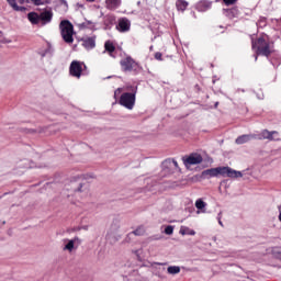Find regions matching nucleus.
I'll return each mask as SVG.
<instances>
[{
	"label": "nucleus",
	"instance_id": "f257e3e1",
	"mask_svg": "<svg viewBox=\"0 0 281 281\" xmlns=\"http://www.w3.org/2000/svg\"><path fill=\"white\" fill-rule=\"evenodd\" d=\"M213 177H228L229 179H238L243 177V172L236 171L231 167H216L206 169L200 175V179H212Z\"/></svg>",
	"mask_w": 281,
	"mask_h": 281
},
{
	"label": "nucleus",
	"instance_id": "f03ea898",
	"mask_svg": "<svg viewBox=\"0 0 281 281\" xmlns=\"http://www.w3.org/2000/svg\"><path fill=\"white\" fill-rule=\"evenodd\" d=\"M59 32L64 43L71 45L74 43V36H76V31H74V24L69 20H64L59 23Z\"/></svg>",
	"mask_w": 281,
	"mask_h": 281
},
{
	"label": "nucleus",
	"instance_id": "7ed1b4c3",
	"mask_svg": "<svg viewBox=\"0 0 281 281\" xmlns=\"http://www.w3.org/2000/svg\"><path fill=\"white\" fill-rule=\"evenodd\" d=\"M252 49H256L257 55L269 56L272 52L271 43L265 41V38L260 37L257 42H252Z\"/></svg>",
	"mask_w": 281,
	"mask_h": 281
},
{
	"label": "nucleus",
	"instance_id": "20e7f679",
	"mask_svg": "<svg viewBox=\"0 0 281 281\" xmlns=\"http://www.w3.org/2000/svg\"><path fill=\"white\" fill-rule=\"evenodd\" d=\"M119 104L128 109V111H133L135 106V92H124L120 98Z\"/></svg>",
	"mask_w": 281,
	"mask_h": 281
},
{
	"label": "nucleus",
	"instance_id": "39448f33",
	"mask_svg": "<svg viewBox=\"0 0 281 281\" xmlns=\"http://www.w3.org/2000/svg\"><path fill=\"white\" fill-rule=\"evenodd\" d=\"M256 139H268L269 142H280L281 134L278 131L262 130L257 134Z\"/></svg>",
	"mask_w": 281,
	"mask_h": 281
},
{
	"label": "nucleus",
	"instance_id": "423d86ee",
	"mask_svg": "<svg viewBox=\"0 0 281 281\" xmlns=\"http://www.w3.org/2000/svg\"><path fill=\"white\" fill-rule=\"evenodd\" d=\"M82 240L80 237H74L72 239H65L63 251H68V254H74L78 247H80Z\"/></svg>",
	"mask_w": 281,
	"mask_h": 281
},
{
	"label": "nucleus",
	"instance_id": "0eeeda50",
	"mask_svg": "<svg viewBox=\"0 0 281 281\" xmlns=\"http://www.w3.org/2000/svg\"><path fill=\"white\" fill-rule=\"evenodd\" d=\"M75 196H79V199H87L89 196V183L79 182L78 186L72 183Z\"/></svg>",
	"mask_w": 281,
	"mask_h": 281
},
{
	"label": "nucleus",
	"instance_id": "6e6552de",
	"mask_svg": "<svg viewBox=\"0 0 281 281\" xmlns=\"http://www.w3.org/2000/svg\"><path fill=\"white\" fill-rule=\"evenodd\" d=\"M82 67L87 69L85 63L74 60L70 64V76H74V78H80V76H82Z\"/></svg>",
	"mask_w": 281,
	"mask_h": 281
},
{
	"label": "nucleus",
	"instance_id": "1a4fd4ad",
	"mask_svg": "<svg viewBox=\"0 0 281 281\" xmlns=\"http://www.w3.org/2000/svg\"><path fill=\"white\" fill-rule=\"evenodd\" d=\"M203 161V156L201 154H191L187 158L183 159V164L186 168H190L191 166H198Z\"/></svg>",
	"mask_w": 281,
	"mask_h": 281
},
{
	"label": "nucleus",
	"instance_id": "9d476101",
	"mask_svg": "<svg viewBox=\"0 0 281 281\" xmlns=\"http://www.w3.org/2000/svg\"><path fill=\"white\" fill-rule=\"evenodd\" d=\"M121 67L123 71H133V67H135V60L131 57H125L121 60Z\"/></svg>",
	"mask_w": 281,
	"mask_h": 281
},
{
	"label": "nucleus",
	"instance_id": "9b49d317",
	"mask_svg": "<svg viewBox=\"0 0 281 281\" xmlns=\"http://www.w3.org/2000/svg\"><path fill=\"white\" fill-rule=\"evenodd\" d=\"M53 16L54 14L52 13V11H44L40 13V23H42V25H47V23L52 22Z\"/></svg>",
	"mask_w": 281,
	"mask_h": 281
},
{
	"label": "nucleus",
	"instance_id": "f8f14e48",
	"mask_svg": "<svg viewBox=\"0 0 281 281\" xmlns=\"http://www.w3.org/2000/svg\"><path fill=\"white\" fill-rule=\"evenodd\" d=\"M257 134H245L236 138L235 143L240 144H247V142H251V139H256Z\"/></svg>",
	"mask_w": 281,
	"mask_h": 281
},
{
	"label": "nucleus",
	"instance_id": "ddd939ff",
	"mask_svg": "<svg viewBox=\"0 0 281 281\" xmlns=\"http://www.w3.org/2000/svg\"><path fill=\"white\" fill-rule=\"evenodd\" d=\"M117 30L120 32H128V30H131V21L126 18L119 20Z\"/></svg>",
	"mask_w": 281,
	"mask_h": 281
},
{
	"label": "nucleus",
	"instance_id": "4468645a",
	"mask_svg": "<svg viewBox=\"0 0 281 281\" xmlns=\"http://www.w3.org/2000/svg\"><path fill=\"white\" fill-rule=\"evenodd\" d=\"M82 41V47L85 49H93L95 47V37H86Z\"/></svg>",
	"mask_w": 281,
	"mask_h": 281
},
{
	"label": "nucleus",
	"instance_id": "2eb2a0df",
	"mask_svg": "<svg viewBox=\"0 0 281 281\" xmlns=\"http://www.w3.org/2000/svg\"><path fill=\"white\" fill-rule=\"evenodd\" d=\"M122 5V0H105L108 10H117Z\"/></svg>",
	"mask_w": 281,
	"mask_h": 281
},
{
	"label": "nucleus",
	"instance_id": "dca6fc26",
	"mask_svg": "<svg viewBox=\"0 0 281 281\" xmlns=\"http://www.w3.org/2000/svg\"><path fill=\"white\" fill-rule=\"evenodd\" d=\"M179 234H181V236H195L196 232L188 226H181Z\"/></svg>",
	"mask_w": 281,
	"mask_h": 281
},
{
	"label": "nucleus",
	"instance_id": "f3484780",
	"mask_svg": "<svg viewBox=\"0 0 281 281\" xmlns=\"http://www.w3.org/2000/svg\"><path fill=\"white\" fill-rule=\"evenodd\" d=\"M211 7L212 3H210L209 1H200L196 4V10H199V12H205L206 10H210Z\"/></svg>",
	"mask_w": 281,
	"mask_h": 281
},
{
	"label": "nucleus",
	"instance_id": "a211bd4d",
	"mask_svg": "<svg viewBox=\"0 0 281 281\" xmlns=\"http://www.w3.org/2000/svg\"><path fill=\"white\" fill-rule=\"evenodd\" d=\"M27 19L29 21H31L33 25H38V23H41V15L37 13H34V12L29 13Z\"/></svg>",
	"mask_w": 281,
	"mask_h": 281
},
{
	"label": "nucleus",
	"instance_id": "6ab92c4d",
	"mask_svg": "<svg viewBox=\"0 0 281 281\" xmlns=\"http://www.w3.org/2000/svg\"><path fill=\"white\" fill-rule=\"evenodd\" d=\"M167 273H169V276H177V274L181 273V267H179V266H169L167 268Z\"/></svg>",
	"mask_w": 281,
	"mask_h": 281
},
{
	"label": "nucleus",
	"instance_id": "aec40b11",
	"mask_svg": "<svg viewBox=\"0 0 281 281\" xmlns=\"http://www.w3.org/2000/svg\"><path fill=\"white\" fill-rule=\"evenodd\" d=\"M195 207L196 210H201L203 213H205V207H207V203H205V201H203L202 199H198L195 201Z\"/></svg>",
	"mask_w": 281,
	"mask_h": 281
},
{
	"label": "nucleus",
	"instance_id": "412c9836",
	"mask_svg": "<svg viewBox=\"0 0 281 281\" xmlns=\"http://www.w3.org/2000/svg\"><path fill=\"white\" fill-rule=\"evenodd\" d=\"M104 47L105 52H109L110 56H113V52H115V46L113 45V42H105Z\"/></svg>",
	"mask_w": 281,
	"mask_h": 281
},
{
	"label": "nucleus",
	"instance_id": "4be33fe9",
	"mask_svg": "<svg viewBox=\"0 0 281 281\" xmlns=\"http://www.w3.org/2000/svg\"><path fill=\"white\" fill-rule=\"evenodd\" d=\"M177 9L180 10L181 12H184V10L188 8V2L184 0H178L176 2Z\"/></svg>",
	"mask_w": 281,
	"mask_h": 281
},
{
	"label": "nucleus",
	"instance_id": "5701e85b",
	"mask_svg": "<svg viewBox=\"0 0 281 281\" xmlns=\"http://www.w3.org/2000/svg\"><path fill=\"white\" fill-rule=\"evenodd\" d=\"M144 234H146V229L144 228V226H139L138 228H136L134 232H132L130 234L131 235H134V236H144Z\"/></svg>",
	"mask_w": 281,
	"mask_h": 281
},
{
	"label": "nucleus",
	"instance_id": "b1692460",
	"mask_svg": "<svg viewBox=\"0 0 281 281\" xmlns=\"http://www.w3.org/2000/svg\"><path fill=\"white\" fill-rule=\"evenodd\" d=\"M19 3H34V5H43V0H19Z\"/></svg>",
	"mask_w": 281,
	"mask_h": 281
},
{
	"label": "nucleus",
	"instance_id": "393cba45",
	"mask_svg": "<svg viewBox=\"0 0 281 281\" xmlns=\"http://www.w3.org/2000/svg\"><path fill=\"white\" fill-rule=\"evenodd\" d=\"M9 5H11V8H13V10H15L16 12H21V10H23V8L19 7V4H16V0H7Z\"/></svg>",
	"mask_w": 281,
	"mask_h": 281
},
{
	"label": "nucleus",
	"instance_id": "a878e982",
	"mask_svg": "<svg viewBox=\"0 0 281 281\" xmlns=\"http://www.w3.org/2000/svg\"><path fill=\"white\" fill-rule=\"evenodd\" d=\"M165 234H167V236H172V234H175V226H171V225L167 226L165 228Z\"/></svg>",
	"mask_w": 281,
	"mask_h": 281
},
{
	"label": "nucleus",
	"instance_id": "bb28decb",
	"mask_svg": "<svg viewBox=\"0 0 281 281\" xmlns=\"http://www.w3.org/2000/svg\"><path fill=\"white\" fill-rule=\"evenodd\" d=\"M164 265H166V263L154 262L151 265V267H153V269H161V267H164Z\"/></svg>",
	"mask_w": 281,
	"mask_h": 281
},
{
	"label": "nucleus",
	"instance_id": "cd10ccee",
	"mask_svg": "<svg viewBox=\"0 0 281 281\" xmlns=\"http://www.w3.org/2000/svg\"><path fill=\"white\" fill-rule=\"evenodd\" d=\"M123 89L122 88H117L115 91H114V98H117V95H120V93H122Z\"/></svg>",
	"mask_w": 281,
	"mask_h": 281
},
{
	"label": "nucleus",
	"instance_id": "c85d7f7f",
	"mask_svg": "<svg viewBox=\"0 0 281 281\" xmlns=\"http://www.w3.org/2000/svg\"><path fill=\"white\" fill-rule=\"evenodd\" d=\"M226 5H234L236 0H223Z\"/></svg>",
	"mask_w": 281,
	"mask_h": 281
},
{
	"label": "nucleus",
	"instance_id": "c756f323",
	"mask_svg": "<svg viewBox=\"0 0 281 281\" xmlns=\"http://www.w3.org/2000/svg\"><path fill=\"white\" fill-rule=\"evenodd\" d=\"M161 53H156L155 54V58H156V60H161Z\"/></svg>",
	"mask_w": 281,
	"mask_h": 281
},
{
	"label": "nucleus",
	"instance_id": "7c9ffc66",
	"mask_svg": "<svg viewBox=\"0 0 281 281\" xmlns=\"http://www.w3.org/2000/svg\"><path fill=\"white\" fill-rule=\"evenodd\" d=\"M221 218H222L221 213H218V216H217L218 225L223 227V221H221Z\"/></svg>",
	"mask_w": 281,
	"mask_h": 281
},
{
	"label": "nucleus",
	"instance_id": "2f4dec72",
	"mask_svg": "<svg viewBox=\"0 0 281 281\" xmlns=\"http://www.w3.org/2000/svg\"><path fill=\"white\" fill-rule=\"evenodd\" d=\"M139 252H140V250H135V251H134V254H135L137 257H139Z\"/></svg>",
	"mask_w": 281,
	"mask_h": 281
},
{
	"label": "nucleus",
	"instance_id": "473e14b6",
	"mask_svg": "<svg viewBox=\"0 0 281 281\" xmlns=\"http://www.w3.org/2000/svg\"><path fill=\"white\" fill-rule=\"evenodd\" d=\"M173 166H176V168H177L179 166V164L176 160H173Z\"/></svg>",
	"mask_w": 281,
	"mask_h": 281
},
{
	"label": "nucleus",
	"instance_id": "72a5a7b5",
	"mask_svg": "<svg viewBox=\"0 0 281 281\" xmlns=\"http://www.w3.org/2000/svg\"><path fill=\"white\" fill-rule=\"evenodd\" d=\"M109 235L110 236L113 235V229H110Z\"/></svg>",
	"mask_w": 281,
	"mask_h": 281
},
{
	"label": "nucleus",
	"instance_id": "f704fd0d",
	"mask_svg": "<svg viewBox=\"0 0 281 281\" xmlns=\"http://www.w3.org/2000/svg\"><path fill=\"white\" fill-rule=\"evenodd\" d=\"M279 221H280V223H281V211H280V213H279Z\"/></svg>",
	"mask_w": 281,
	"mask_h": 281
},
{
	"label": "nucleus",
	"instance_id": "c9c22d12",
	"mask_svg": "<svg viewBox=\"0 0 281 281\" xmlns=\"http://www.w3.org/2000/svg\"><path fill=\"white\" fill-rule=\"evenodd\" d=\"M255 60H258V55L255 57Z\"/></svg>",
	"mask_w": 281,
	"mask_h": 281
},
{
	"label": "nucleus",
	"instance_id": "e433bc0d",
	"mask_svg": "<svg viewBox=\"0 0 281 281\" xmlns=\"http://www.w3.org/2000/svg\"><path fill=\"white\" fill-rule=\"evenodd\" d=\"M87 1L93 2V1H95V0H87Z\"/></svg>",
	"mask_w": 281,
	"mask_h": 281
},
{
	"label": "nucleus",
	"instance_id": "4c0bfd02",
	"mask_svg": "<svg viewBox=\"0 0 281 281\" xmlns=\"http://www.w3.org/2000/svg\"><path fill=\"white\" fill-rule=\"evenodd\" d=\"M196 214H201V211H198Z\"/></svg>",
	"mask_w": 281,
	"mask_h": 281
}]
</instances>
